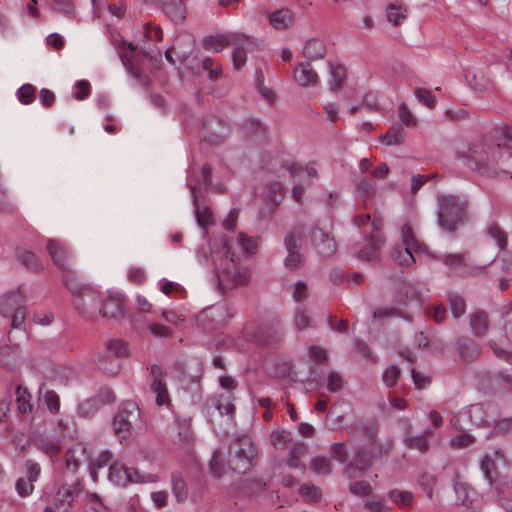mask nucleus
Instances as JSON below:
<instances>
[{
    "mask_svg": "<svg viewBox=\"0 0 512 512\" xmlns=\"http://www.w3.org/2000/svg\"><path fill=\"white\" fill-rule=\"evenodd\" d=\"M504 154H508L507 147L487 141L463 145L456 152L457 158L463 160L465 165L488 176L499 174V163Z\"/></svg>",
    "mask_w": 512,
    "mask_h": 512,
    "instance_id": "f257e3e1",
    "label": "nucleus"
},
{
    "mask_svg": "<svg viewBox=\"0 0 512 512\" xmlns=\"http://www.w3.org/2000/svg\"><path fill=\"white\" fill-rule=\"evenodd\" d=\"M437 202L438 225L446 232H455L466 219V201L458 195L441 194Z\"/></svg>",
    "mask_w": 512,
    "mask_h": 512,
    "instance_id": "f03ea898",
    "label": "nucleus"
},
{
    "mask_svg": "<svg viewBox=\"0 0 512 512\" xmlns=\"http://www.w3.org/2000/svg\"><path fill=\"white\" fill-rule=\"evenodd\" d=\"M403 246H396L392 250V259L400 266L409 267L416 262V255L425 250V244L419 241L410 224H404L401 228Z\"/></svg>",
    "mask_w": 512,
    "mask_h": 512,
    "instance_id": "7ed1b4c3",
    "label": "nucleus"
},
{
    "mask_svg": "<svg viewBox=\"0 0 512 512\" xmlns=\"http://www.w3.org/2000/svg\"><path fill=\"white\" fill-rule=\"evenodd\" d=\"M70 291L73 294L74 308L83 317L94 319L100 315V295L89 286L70 285Z\"/></svg>",
    "mask_w": 512,
    "mask_h": 512,
    "instance_id": "20e7f679",
    "label": "nucleus"
},
{
    "mask_svg": "<svg viewBox=\"0 0 512 512\" xmlns=\"http://www.w3.org/2000/svg\"><path fill=\"white\" fill-rule=\"evenodd\" d=\"M230 465L233 470L245 472L254 464L258 455V449L248 436L236 439L230 448Z\"/></svg>",
    "mask_w": 512,
    "mask_h": 512,
    "instance_id": "39448f33",
    "label": "nucleus"
},
{
    "mask_svg": "<svg viewBox=\"0 0 512 512\" xmlns=\"http://www.w3.org/2000/svg\"><path fill=\"white\" fill-rule=\"evenodd\" d=\"M109 479L118 486L126 487L131 483H156L159 477L153 473L140 472L137 468L127 467L122 463H114L109 468Z\"/></svg>",
    "mask_w": 512,
    "mask_h": 512,
    "instance_id": "423d86ee",
    "label": "nucleus"
},
{
    "mask_svg": "<svg viewBox=\"0 0 512 512\" xmlns=\"http://www.w3.org/2000/svg\"><path fill=\"white\" fill-rule=\"evenodd\" d=\"M127 354L128 347L124 341L111 340L106 344L104 353L99 356L97 365L105 374L115 375L120 369L118 358Z\"/></svg>",
    "mask_w": 512,
    "mask_h": 512,
    "instance_id": "0eeeda50",
    "label": "nucleus"
},
{
    "mask_svg": "<svg viewBox=\"0 0 512 512\" xmlns=\"http://www.w3.org/2000/svg\"><path fill=\"white\" fill-rule=\"evenodd\" d=\"M140 418V409L134 402H127L123 404L116 416L114 417L113 426L114 431L121 439H126L130 436L134 424Z\"/></svg>",
    "mask_w": 512,
    "mask_h": 512,
    "instance_id": "6e6552de",
    "label": "nucleus"
},
{
    "mask_svg": "<svg viewBox=\"0 0 512 512\" xmlns=\"http://www.w3.org/2000/svg\"><path fill=\"white\" fill-rule=\"evenodd\" d=\"M383 218L374 215L371 222L372 231L368 237V247L359 251L358 258L366 262H376L379 259V251L384 244V237L381 233Z\"/></svg>",
    "mask_w": 512,
    "mask_h": 512,
    "instance_id": "1a4fd4ad",
    "label": "nucleus"
},
{
    "mask_svg": "<svg viewBox=\"0 0 512 512\" xmlns=\"http://www.w3.org/2000/svg\"><path fill=\"white\" fill-rule=\"evenodd\" d=\"M223 248L226 258L229 259L230 263H234V261L239 260L240 256L253 253L257 248V242L244 233H239L237 237L226 239L223 243Z\"/></svg>",
    "mask_w": 512,
    "mask_h": 512,
    "instance_id": "9d476101",
    "label": "nucleus"
},
{
    "mask_svg": "<svg viewBox=\"0 0 512 512\" xmlns=\"http://www.w3.org/2000/svg\"><path fill=\"white\" fill-rule=\"evenodd\" d=\"M219 284L225 288L245 285L250 280V272L247 268L238 266V261L230 263V266L218 273Z\"/></svg>",
    "mask_w": 512,
    "mask_h": 512,
    "instance_id": "9b49d317",
    "label": "nucleus"
},
{
    "mask_svg": "<svg viewBox=\"0 0 512 512\" xmlns=\"http://www.w3.org/2000/svg\"><path fill=\"white\" fill-rule=\"evenodd\" d=\"M164 377L165 374L159 366L151 367L150 389L156 395L155 401L159 406L169 405L171 401Z\"/></svg>",
    "mask_w": 512,
    "mask_h": 512,
    "instance_id": "f8f14e48",
    "label": "nucleus"
},
{
    "mask_svg": "<svg viewBox=\"0 0 512 512\" xmlns=\"http://www.w3.org/2000/svg\"><path fill=\"white\" fill-rule=\"evenodd\" d=\"M373 454L370 451L359 450L352 462L346 467L345 474L348 478H358L371 466Z\"/></svg>",
    "mask_w": 512,
    "mask_h": 512,
    "instance_id": "ddd939ff",
    "label": "nucleus"
},
{
    "mask_svg": "<svg viewBox=\"0 0 512 512\" xmlns=\"http://www.w3.org/2000/svg\"><path fill=\"white\" fill-rule=\"evenodd\" d=\"M82 491L81 481L77 479L73 484H64L56 492L54 501L59 508L67 510L71 507L76 495Z\"/></svg>",
    "mask_w": 512,
    "mask_h": 512,
    "instance_id": "4468645a",
    "label": "nucleus"
},
{
    "mask_svg": "<svg viewBox=\"0 0 512 512\" xmlns=\"http://www.w3.org/2000/svg\"><path fill=\"white\" fill-rule=\"evenodd\" d=\"M311 240L315 248L323 256H331L337 250L334 238L320 228L313 229Z\"/></svg>",
    "mask_w": 512,
    "mask_h": 512,
    "instance_id": "2eb2a0df",
    "label": "nucleus"
},
{
    "mask_svg": "<svg viewBox=\"0 0 512 512\" xmlns=\"http://www.w3.org/2000/svg\"><path fill=\"white\" fill-rule=\"evenodd\" d=\"M245 38L242 34H231L229 36L217 35L209 36L203 39V47L212 52H220L232 43H238Z\"/></svg>",
    "mask_w": 512,
    "mask_h": 512,
    "instance_id": "dca6fc26",
    "label": "nucleus"
},
{
    "mask_svg": "<svg viewBox=\"0 0 512 512\" xmlns=\"http://www.w3.org/2000/svg\"><path fill=\"white\" fill-rule=\"evenodd\" d=\"M269 24L276 30H286L293 26L295 21L294 13L291 9L281 8L268 15Z\"/></svg>",
    "mask_w": 512,
    "mask_h": 512,
    "instance_id": "f3484780",
    "label": "nucleus"
},
{
    "mask_svg": "<svg viewBox=\"0 0 512 512\" xmlns=\"http://www.w3.org/2000/svg\"><path fill=\"white\" fill-rule=\"evenodd\" d=\"M47 251L56 266L63 271L68 269V250L63 244L49 239L47 241Z\"/></svg>",
    "mask_w": 512,
    "mask_h": 512,
    "instance_id": "a211bd4d",
    "label": "nucleus"
},
{
    "mask_svg": "<svg viewBox=\"0 0 512 512\" xmlns=\"http://www.w3.org/2000/svg\"><path fill=\"white\" fill-rule=\"evenodd\" d=\"M87 448L81 443L71 447L65 457L66 468L71 472H76L83 461H88L89 456L86 455Z\"/></svg>",
    "mask_w": 512,
    "mask_h": 512,
    "instance_id": "6ab92c4d",
    "label": "nucleus"
},
{
    "mask_svg": "<svg viewBox=\"0 0 512 512\" xmlns=\"http://www.w3.org/2000/svg\"><path fill=\"white\" fill-rule=\"evenodd\" d=\"M294 79L300 86L307 87L317 84L318 75L309 63H303L295 68Z\"/></svg>",
    "mask_w": 512,
    "mask_h": 512,
    "instance_id": "aec40b11",
    "label": "nucleus"
},
{
    "mask_svg": "<svg viewBox=\"0 0 512 512\" xmlns=\"http://www.w3.org/2000/svg\"><path fill=\"white\" fill-rule=\"evenodd\" d=\"M22 306V297L19 291L10 292L0 298V314L4 317L10 316Z\"/></svg>",
    "mask_w": 512,
    "mask_h": 512,
    "instance_id": "412c9836",
    "label": "nucleus"
},
{
    "mask_svg": "<svg viewBox=\"0 0 512 512\" xmlns=\"http://www.w3.org/2000/svg\"><path fill=\"white\" fill-rule=\"evenodd\" d=\"M123 313L122 300L119 297L101 299L100 315L107 318H116Z\"/></svg>",
    "mask_w": 512,
    "mask_h": 512,
    "instance_id": "4be33fe9",
    "label": "nucleus"
},
{
    "mask_svg": "<svg viewBox=\"0 0 512 512\" xmlns=\"http://www.w3.org/2000/svg\"><path fill=\"white\" fill-rule=\"evenodd\" d=\"M284 195V189L280 182H271L267 186L266 199L269 205V213L274 211L275 207L284 199Z\"/></svg>",
    "mask_w": 512,
    "mask_h": 512,
    "instance_id": "5701e85b",
    "label": "nucleus"
},
{
    "mask_svg": "<svg viewBox=\"0 0 512 512\" xmlns=\"http://www.w3.org/2000/svg\"><path fill=\"white\" fill-rule=\"evenodd\" d=\"M460 357L465 362H470L480 355V347L471 339H462L458 343Z\"/></svg>",
    "mask_w": 512,
    "mask_h": 512,
    "instance_id": "b1692460",
    "label": "nucleus"
},
{
    "mask_svg": "<svg viewBox=\"0 0 512 512\" xmlns=\"http://www.w3.org/2000/svg\"><path fill=\"white\" fill-rule=\"evenodd\" d=\"M386 18L393 26H398L407 18V9L401 3H390L386 8Z\"/></svg>",
    "mask_w": 512,
    "mask_h": 512,
    "instance_id": "393cba45",
    "label": "nucleus"
},
{
    "mask_svg": "<svg viewBox=\"0 0 512 512\" xmlns=\"http://www.w3.org/2000/svg\"><path fill=\"white\" fill-rule=\"evenodd\" d=\"M441 261L450 269H460L463 274L468 273L466 254L450 253L441 256Z\"/></svg>",
    "mask_w": 512,
    "mask_h": 512,
    "instance_id": "a878e982",
    "label": "nucleus"
},
{
    "mask_svg": "<svg viewBox=\"0 0 512 512\" xmlns=\"http://www.w3.org/2000/svg\"><path fill=\"white\" fill-rule=\"evenodd\" d=\"M306 454V445L302 442H296L292 444L289 450V457L287 459V465L290 468H302L305 470V466L301 462V458Z\"/></svg>",
    "mask_w": 512,
    "mask_h": 512,
    "instance_id": "bb28decb",
    "label": "nucleus"
},
{
    "mask_svg": "<svg viewBox=\"0 0 512 512\" xmlns=\"http://www.w3.org/2000/svg\"><path fill=\"white\" fill-rule=\"evenodd\" d=\"M326 53L324 43L318 39H311L306 42L303 48V55L311 60L323 58Z\"/></svg>",
    "mask_w": 512,
    "mask_h": 512,
    "instance_id": "cd10ccee",
    "label": "nucleus"
},
{
    "mask_svg": "<svg viewBox=\"0 0 512 512\" xmlns=\"http://www.w3.org/2000/svg\"><path fill=\"white\" fill-rule=\"evenodd\" d=\"M164 11L174 22H181L185 19V7L181 0H170L164 5Z\"/></svg>",
    "mask_w": 512,
    "mask_h": 512,
    "instance_id": "c85d7f7f",
    "label": "nucleus"
},
{
    "mask_svg": "<svg viewBox=\"0 0 512 512\" xmlns=\"http://www.w3.org/2000/svg\"><path fill=\"white\" fill-rule=\"evenodd\" d=\"M310 470L319 476H328L332 472V465L328 458L316 456L310 462Z\"/></svg>",
    "mask_w": 512,
    "mask_h": 512,
    "instance_id": "c756f323",
    "label": "nucleus"
},
{
    "mask_svg": "<svg viewBox=\"0 0 512 512\" xmlns=\"http://www.w3.org/2000/svg\"><path fill=\"white\" fill-rule=\"evenodd\" d=\"M16 402L18 406V410L22 414H28L32 412L33 405L31 403V395L28 392L27 388L22 386H18L16 389Z\"/></svg>",
    "mask_w": 512,
    "mask_h": 512,
    "instance_id": "7c9ffc66",
    "label": "nucleus"
},
{
    "mask_svg": "<svg viewBox=\"0 0 512 512\" xmlns=\"http://www.w3.org/2000/svg\"><path fill=\"white\" fill-rule=\"evenodd\" d=\"M346 79V69L340 64L330 65L329 86L332 90L340 88Z\"/></svg>",
    "mask_w": 512,
    "mask_h": 512,
    "instance_id": "2f4dec72",
    "label": "nucleus"
},
{
    "mask_svg": "<svg viewBox=\"0 0 512 512\" xmlns=\"http://www.w3.org/2000/svg\"><path fill=\"white\" fill-rule=\"evenodd\" d=\"M212 404L221 415H228L230 418L233 417L235 406L230 395H220L217 399L212 400Z\"/></svg>",
    "mask_w": 512,
    "mask_h": 512,
    "instance_id": "473e14b6",
    "label": "nucleus"
},
{
    "mask_svg": "<svg viewBox=\"0 0 512 512\" xmlns=\"http://www.w3.org/2000/svg\"><path fill=\"white\" fill-rule=\"evenodd\" d=\"M356 191L359 198L364 201L369 200L374 197L376 193V184L372 180L361 178L356 183Z\"/></svg>",
    "mask_w": 512,
    "mask_h": 512,
    "instance_id": "72a5a7b5",
    "label": "nucleus"
},
{
    "mask_svg": "<svg viewBox=\"0 0 512 512\" xmlns=\"http://www.w3.org/2000/svg\"><path fill=\"white\" fill-rule=\"evenodd\" d=\"M177 436L174 438L175 444L189 446L193 441V435L190 424L187 422H177Z\"/></svg>",
    "mask_w": 512,
    "mask_h": 512,
    "instance_id": "f704fd0d",
    "label": "nucleus"
},
{
    "mask_svg": "<svg viewBox=\"0 0 512 512\" xmlns=\"http://www.w3.org/2000/svg\"><path fill=\"white\" fill-rule=\"evenodd\" d=\"M284 167L290 172L292 177H298L299 179L314 178L317 176V170L312 166L303 168L293 162H287Z\"/></svg>",
    "mask_w": 512,
    "mask_h": 512,
    "instance_id": "c9c22d12",
    "label": "nucleus"
},
{
    "mask_svg": "<svg viewBox=\"0 0 512 512\" xmlns=\"http://www.w3.org/2000/svg\"><path fill=\"white\" fill-rule=\"evenodd\" d=\"M299 494L307 503H317L322 496L320 488L311 483L303 484L299 489Z\"/></svg>",
    "mask_w": 512,
    "mask_h": 512,
    "instance_id": "e433bc0d",
    "label": "nucleus"
},
{
    "mask_svg": "<svg viewBox=\"0 0 512 512\" xmlns=\"http://www.w3.org/2000/svg\"><path fill=\"white\" fill-rule=\"evenodd\" d=\"M388 496L400 508L409 507L414 501V495L409 491L393 489Z\"/></svg>",
    "mask_w": 512,
    "mask_h": 512,
    "instance_id": "4c0bfd02",
    "label": "nucleus"
},
{
    "mask_svg": "<svg viewBox=\"0 0 512 512\" xmlns=\"http://www.w3.org/2000/svg\"><path fill=\"white\" fill-rule=\"evenodd\" d=\"M465 77L468 83L477 90L485 89L489 83V79L481 70H468L466 71Z\"/></svg>",
    "mask_w": 512,
    "mask_h": 512,
    "instance_id": "58836bf2",
    "label": "nucleus"
},
{
    "mask_svg": "<svg viewBox=\"0 0 512 512\" xmlns=\"http://www.w3.org/2000/svg\"><path fill=\"white\" fill-rule=\"evenodd\" d=\"M470 325L476 335H482L488 328V316L484 312H476L471 315Z\"/></svg>",
    "mask_w": 512,
    "mask_h": 512,
    "instance_id": "ea45409f",
    "label": "nucleus"
},
{
    "mask_svg": "<svg viewBox=\"0 0 512 512\" xmlns=\"http://www.w3.org/2000/svg\"><path fill=\"white\" fill-rule=\"evenodd\" d=\"M487 235L497 243L500 249L504 250L506 248L507 233L497 223L488 226Z\"/></svg>",
    "mask_w": 512,
    "mask_h": 512,
    "instance_id": "a19ab883",
    "label": "nucleus"
},
{
    "mask_svg": "<svg viewBox=\"0 0 512 512\" xmlns=\"http://www.w3.org/2000/svg\"><path fill=\"white\" fill-rule=\"evenodd\" d=\"M363 508L368 512H392L393 508L382 498L372 497L364 502Z\"/></svg>",
    "mask_w": 512,
    "mask_h": 512,
    "instance_id": "79ce46f5",
    "label": "nucleus"
},
{
    "mask_svg": "<svg viewBox=\"0 0 512 512\" xmlns=\"http://www.w3.org/2000/svg\"><path fill=\"white\" fill-rule=\"evenodd\" d=\"M404 130L401 127H391L385 135L381 137V142L386 145H399L403 142Z\"/></svg>",
    "mask_w": 512,
    "mask_h": 512,
    "instance_id": "37998d69",
    "label": "nucleus"
},
{
    "mask_svg": "<svg viewBox=\"0 0 512 512\" xmlns=\"http://www.w3.org/2000/svg\"><path fill=\"white\" fill-rule=\"evenodd\" d=\"M293 322L298 331L312 327V319L304 307L296 309Z\"/></svg>",
    "mask_w": 512,
    "mask_h": 512,
    "instance_id": "c03bdc74",
    "label": "nucleus"
},
{
    "mask_svg": "<svg viewBox=\"0 0 512 512\" xmlns=\"http://www.w3.org/2000/svg\"><path fill=\"white\" fill-rule=\"evenodd\" d=\"M431 433H432L431 431L426 430L421 435L408 437L406 439V443H407L408 447L411 448V449H417V450H419L421 452H425L428 449L427 437Z\"/></svg>",
    "mask_w": 512,
    "mask_h": 512,
    "instance_id": "a18cd8bd",
    "label": "nucleus"
},
{
    "mask_svg": "<svg viewBox=\"0 0 512 512\" xmlns=\"http://www.w3.org/2000/svg\"><path fill=\"white\" fill-rule=\"evenodd\" d=\"M172 491L177 501L181 502L186 500L188 491L186 484L180 475L174 474L172 476Z\"/></svg>",
    "mask_w": 512,
    "mask_h": 512,
    "instance_id": "49530a36",
    "label": "nucleus"
},
{
    "mask_svg": "<svg viewBox=\"0 0 512 512\" xmlns=\"http://www.w3.org/2000/svg\"><path fill=\"white\" fill-rule=\"evenodd\" d=\"M448 301L450 304L452 314L455 318H459L465 313L466 303L460 295L456 293H451L449 295Z\"/></svg>",
    "mask_w": 512,
    "mask_h": 512,
    "instance_id": "de8ad7c7",
    "label": "nucleus"
},
{
    "mask_svg": "<svg viewBox=\"0 0 512 512\" xmlns=\"http://www.w3.org/2000/svg\"><path fill=\"white\" fill-rule=\"evenodd\" d=\"M481 470L483 471L488 482L493 484L495 481L496 466L495 461L489 455L483 457L481 461Z\"/></svg>",
    "mask_w": 512,
    "mask_h": 512,
    "instance_id": "09e8293b",
    "label": "nucleus"
},
{
    "mask_svg": "<svg viewBox=\"0 0 512 512\" xmlns=\"http://www.w3.org/2000/svg\"><path fill=\"white\" fill-rule=\"evenodd\" d=\"M36 88L31 84H24L17 91L18 100L24 104H31L35 99Z\"/></svg>",
    "mask_w": 512,
    "mask_h": 512,
    "instance_id": "8fccbe9b",
    "label": "nucleus"
},
{
    "mask_svg": "<svg viewBox=\"0 0 512 512\" xmlns=\"http://www.w3.org/2000/svg\"><path fill=\"white\" fill-rule=\"evenodd\" d=\"M19 261L31 270H38L40 268L39 261L36 255L31 251H19L18 254Z\"/></svg>",
    "mask_w": 512,
    "mask_h": 512,
    "instance_id": "3c124183",
    "label": "nucleus"
},
{
    "mask_svg": "<svg viewBox=\"0 0 512 512\" xmlns=\"http://www.w3.org/2000/svg\"><path fill=\"white\" fill-rule=\"evenodd\" d=\"M349 491L356 496H368L372 493V486L367 481H355L349 485Z\"/></svg>",
    "mask_w": 512,
    "mask_h": 512,
    "instance_id": "603ef678",
    "label": "nucleus"
},
{
    "mask_svg": "<svg viewBox=\"0 0 512 512\" xmlns=\"http://www.w3.org/2000/svg\"><path fill=\"white\" fill-rule=\"evenodd\" d=\"M398 117L400 121L407 127H414L417 119L405 104H401L398 108Z\"/></svg>",
    "mask_w": 512,
    "mask_h": 512,
    "instance_id": "864d4df0",
    "label": "nucleus"
},
{
    "mask_svg": "<svg viewBox=\"0 0 512 512\" xmlns=\"http://www.w3.org/2000/svg\"><path fill=\"white\" fill-rule=\"evenodd\" d=\"M44 402L48 408V410L51 413H58L60 409V398L58 394L53 391L49 390L46 391L44 394Z\"/></svg>",
    "mask_w": 512,
    "mask_h": 512,
    "instance_id": "5fc2aeb1",
    "label": "nucleus"
},
{
    "mask_svg": "<svg viewBox=\"0 0 512 512\" xmlns=\"http://www.w3.org/2000/svg\"><path fill=\"white\" fill-rule=\"evenodd\" d=\"M203 69L210 79H218L221 75V66L212 58H206L203 61Z\"/></svg>",
    "mask_w": 512,
    "mask_h": 512,
    "instance_id": "6e6d98bb",
    "label": "nucleus"
},
{
    "mask_svg": "<svg viewBox=\"0 0 512 512\" xmlns=\"http://www.w3.org/2000/svg\"><path fill=\"white\" fill-rule=\"evenodd\" d=\"M289 439L290 433L285 430L273 431L270 435V442L277 449H283Z\"/></svg>",
    "mask_w": 512,
    "mask_h": 512,
    "instance_id": "4d7b16f0",
    "label": "nucleus"
},
{
    "mask_svg": "<svg viewBox=\"0 0 512 512\" xmlns=\"http://www.w3.org/2000/svg\"><path fill=\"white\" fill-rule=\"evenodd\" d=\"M301 231L299 229L293 230L285 238V246L287 251L298 250L301 246Z\"/></svg>",
    "mask_w": 512,
    "mask_h": 512,
    "instance_id": "13d9d810",
    "label": "nucleus"
},
{
    "mask_svg": "<svg viewBox=\"0 0 512 512\" xmlns=\"http://www.w3.org/2000/svg\"><path fill=\"white\" fill-rule=\"evenodd\" d=\"M344 380L340 373L338 372H331L328 375L327 379V389L332 392H338L343 388Z\"/></svg>",
    "mask_w": 512,
    "mask_h": 512,
    "instance_id": "bf43d9fd",
    "label": "nucleus"
},
{
    "mask_svg": "<svg viewBox=\"0 0 512 512\" xmlns=\"http://www.w3.org/2000/svg\"><path fill=\"white\" fill-rule=\"evenodd\" d=\"M415 96L419 102L429 108H433L436 104V99L429 90L418 88L415 90Z\"/></svg>",
    "mask_w": 512,
    "mask_h": 512,
    "instance_id": "052dcab7",
    "label": "nucleus"
},
{
    "mask_svg": "<svg viewBox=\"0 0 512 512\" xmlns=\"http://www.w3.org/2000/svg\"><path fill=\"white\" fill-rule=\"evenodd\" d=\"M84 502L86 506H89V509L86 508L85 512H100L102 502L97 494L86 493L84 496Z\"/></svg>",
    "mask_w": 512,
    "mask_h": 512,
    "instance_id": "680f3d73",
    "label": "nucleus"
},
{
    "mask_svg": "<svg viewBox=\"0 0 512 512\" xmlns=\"http://www.w3.org/2000/svg\"><path fill=\"white\" fill-rule=\"evenodd\" d=\"M292 296L296 302H302L308 297V287L305 282L298 281L292 287Z\"/></svg>",
    "mask_w": 512,
    "mask_h": 512,
    "instance_id": "e2e57ef3",
    "label": "nucleus"
},
{
    "mask_svg": "<svg viewBox=\"0 0 512 512\" xmlns=\"http://www.w3.org/2000/svg\"><path fill=\"white\" fill-rule=\"evenodd\" d=\"M400 376V369L397 366L388 367L383 373V381L388 387H393Z\"/></svg>",
    "mask_w": 512,
    "mask_h": 512,
    "instance_id": "0e129e2a",
    "label": "nucleus"
},
{
    "mask_svg": "<svg viewBox=\"0 0 512 512\" xmlns=\"http://www.w3.org/2000/svg\"><path fill=\"white\" fill-rule=\"evenodd\" d=\"M210 470L215 477H221L224 472L223 460L219 452H214L210 460Z\"/></svg>",
    "mask_w": 512,
    "mask_h": 512,
    "instance_id": "69168bd1",
    "label": "nucleus"
},
{
    "mask_svg": "<svg viewBox=\"0 0 512 512\" xmlns=\"http://www.w3.org/2000/svg\"><path fill=\"white\" fill-rule=\"evenodd\" d=\"M15 488H16L17 493L21 497H27L30 494H32V492L34 490V485L32 482L28 481L25 478H19L16 481Z\"/></svg>",
    "mask_w": 512,
    "mask_h": 512,
    "instance_id": "338daca9",
    "label": "nucleus"
},
{
    "mask_svg": "<svg viewBox=\"0 0 512 512\" xmlns=\"http://www.w3.org/2000/svg\"><path fill=\"white\" fill-rule=\"evenodd\" d=\"M503 320L505 336L512 343V302L509 305V309L503 314Z\"/></svg>",
    "mask_w": 512,
    "mask_h": 512,
    "instance_id": "774afa93",
    "label": "nucleus"
}]
</instances>
